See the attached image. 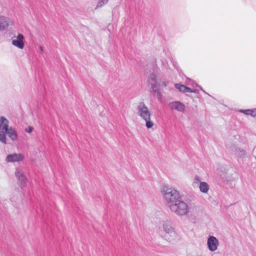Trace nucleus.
<instances>
[{
	"label": "nucleus",
	"mask_w": 256,
	"mask_h": 256,
	"mask_svg": "<svg viewBox=\"0 0 256 256\" xmlns=\"http://www.w3.org/2000/svg\"><path fill=\"white\" fill-rule=\"evenodd\" d=\"M137 113L142 119L146 122V125L148 128L153 126L154 123L150 120L151 112L144 102H140L138 106Z\"/></svg>",
	"instance_id": "obj_1"
},
{
	"label": "nucleus",
	"mask_w": 256,
	"mask_h": 256,
	"mask_svg": "<svg viewBox=\"0 0 256 256\" xmlns=\"http://www.w3.org/2000/svg\"><path fill=\"white\" fill-rule=\"evenodd\" d=\"M164 198L168 204V207L175 202L182 199L179 192L171 188L164 186L162 190Z\"/></svg>",
	"instance_id": "obj_2"
},
{
	"label": "nucleus",
	"mask_w": 256,
	"mask_h": 256,
	"mask_svg": "<svg viewBox=\"0 0 256 256\" xmlns=\"http://www.w3.org/2000/svg\"><path fill=\"white\" fill-rule=\"evenodd\" d=\"M169 208L172 212L178 216H186L188 212V206L186 202L182 200V198L170 204Z\"/></svg>",
	"instance_id": "obj_3"
},
{
	"label": "nucleus",
	"mask_w": 256,
	"mask_h": 256,
	"mask_svg": "<svg viewBox=\"0 0 256 256\" xmlns=\"http://www.w3.org/2000/svg\"><path fill=\"white\" fill-rule=\"evenodd\" d=\"M8 121L4 116L0 117V141L4 144H6V134L8 131Z\"/></svg>",
	"instance_id": "obj_4"
},
{
	"label": "nucleus",
	"mask_w": 256,
	"mask_h": 256,
	"mask_svg": "<svg viewBox=\"0 0 256 256\" xmlns=\"http://www.w3.org/2000/svg\"><path fill=\"white\" fill-rule=\"evenodd\" d=\"M163 228L165 232L164 235V238L167 240H170V237H173L175 236L176 233L174 228L172 226V224L168 221H166L163 224Z\"/></svg>",
	"instance_id": "obj_5"
},
{
	"label": "nucleus",
	"mask_w": 256,
	"mask_h": 256,
	"mask_svg": "<svg viewBox=\"0 0 256 256\" xmlns=\"http://www.w3.org/2000/svg\"><path fill=\"white\" fill-rule=\"evenodd\" d=\"M148 84L151 88L160 86V79L155 73H152L148 78Z\"/></svg>",
	"instance_id": "obj_6"
},
{
	"label": "nucleus",
	"mask_w": 256,
	"mask_h": 256,
	"mask_svg": "<svg viewBox=\"0 0 256 256\" xmlns=\"http://www.w3.org/2000/svg\"><path fill=\"white\" fill-rule=\"evenodd\" d=\"M15 174L18 178V184L22 188L26 186L28 180L20 168H17L16 170Z\"/></svg>",
	"instance_id": "obj_7"
},
{
	"label": "nucleus",
	"mask_w": 256,
	"mask_h": 256,
	"mask_svg": "<svg viewBox=\"0 0 256 256\" xmlns=\"http://www.w3.org/2000/svg\"><path fill=\"white\" fill-rule=\"evenodd\" d=\"M207 244L208 250L211 252H214L217 250L219 242L216 237L210 236L208 239Z\"/></svg>",
	"instance_id": "obj_8"
},
{
	"label": "nucleus",
	"mask_w": 256,
	"mask_h": 256,
	"mask_svg": "<svg viewBox=\"0 0 256 256\" xmlns=\"http://www.w3.org/2000/svg\"><path fill=\"white\" fill-rule=\"evenodd\" d=\"M168 106L171 110H176L182 112H184L185 110V105L180 101L170 102Z\"/></svg>",
	"instance_id": "obj_9"
},
{
	"label": "nucleus",
	"mask_w": 256,
	"mask_h": 256,
	"mask_svg": "<svg viewBox=\"0 0 256 256\" xmlns=\"http://www.w3.org/2000/svg\"><path fill=\"white\" fill-rule=\"evenodd\" d=\"M24 158V156L22 154H13L8 155L6 160L8 162H19L22 161Z\"/></svg>",
	"instance_id": "obj_10"
},
{
	"label": "nucleus",
	"mask_w": 256,
	"mask_h": 256,
	"mask_svg": "<svg viewBox=\"0 0 256 256\" xmlns=\"http://www.w3.org/2000/svg\"><path fill=\"white\" fill-rule=\"evenodd\" d=\"M24 36L22 34H18L16 39L12 40V44L20 49H22L24 47Z\"/></svg>",
	"instance_id": "obj_11"
},
{
	"label": "nucleus",
	"mask_w": 256,
	"mask_h": 256,
	"mask_svg": "<svg viewBox=\"0 0 256 256\" xmlns=\"http://www.w3.org/2000/svg\"><path fill=\"white\" fill-rule=\"evenodd\" d=\"M8 26V22L6 18L0 16V30H4Z\"/></svg>",
	"instance_id": "obj_12"
},
{
	"label": "nucleus",
	"mask_w": 256,
	"mask_h": 256,
	"mask_svg": "<svg viewBox=\"0 0 256 256\" xmlns=\"http://www.w3.org/2000/svg\"><path fill=\"white\" fill-rule=\"evenodd\" d=\"M6 134H8L9 138L12 140H15L17 139V134L16 130L11 127L8 128V131L6 132Z\"/></svg>",
	"instance_id": "obj_13"
},
{
	"label": "nucleus",
	"mask_w": 256,
	"mask_h": 256,
	"mask_svg": "<svg viewBox=\"0 0 256 256\" xmlns=\"http://www.w3.org/2000/svg\"><path fill=\"white\" fill-rule=\"evenodd\" d=\"M175 88L179 90L180 92L185 93V92H189V91L190 90V88L186 86L184 84H174Z\"/></svg>",
	"instance_id": "obj_14"
},
{
	"label": "nucleus",
	"mask_w": 256,
	"mask_h": 256,
	"mask_svg": "<svg viewBox=\"0 0 256 256\" xmlns=\"http://www.w3.org/2000/svg\"><path fill=\"white\" fill-rule=\"evenodd\" d=\"M199 188L200 191L203 193H207L209 190V185L206 182H200Z\"/></svg>",
	"instance_id": "obj_15"
},
{
	"label": "nucleus",
	"mask_w": 256,
	"mask_h": 256,
	"mask_svg": "<svg viewBox=\"0 0 256 256\" xmlns=\"http://www.w3.org/2000/svg\"><path fill=\"white\" fill-rule=\"evenodd\" d=\"M159 88L160 87H156L152 89V92L155 94L158 100L162 102V95Z\"/></svg>",
	"instance_id": "obj_16"
},
{
	"label": "nucleus",
	"mask_w": 256,
	"mask_h": 256,
	"mask_svg": "<svg viewBox=\"0 0 256 256\" xmlns=\"http://www.w3.org/2000/svg\"><path fill=\"white\" fill-rule=\"evenodd\" d=\"M186 84L189 86H192L194 88L195 87L200 88V90H202L205 94H206V92L204 90H203V89L200 86H198L197 84L194 82L193 80H192L190 78L187 79Z\"/></svg>",
	"instance_id": "obj_17"
},
{
	"label": "nucleus",
	"mask_w": 256,
	"mask_h": 256,
	"mask_svg": "<svg viewBox=\"0 0 256 256\" xmlns=\"http://www.w3.org/2000/svg\"><path fill=\"white\" fill-rule=\"evenodd\" d=\"M108 0H98L96 8H100L105 5L108 3Z\"/></svg>",
	"instance_id": "obj_18"
},
{
	"label": "nucleus",
	"mask_w": 256,
	"mask_h": 256,
	"mask_svg": "<svg viewBox=\"0 0 256 256\" xmlns=\"http://www.w3.org/2000/svg\"><path fill=\"white\" fill-rule=\"evenodd\" d=\"M240 112L242 113H244L246 115H250V112H252V110H240Z\"/></svg>",
	"instance_id": "obj_19"
},
{
	"label": "nucleus",
	"mask_w": 256,
	"mask_h": 256,
	"mask_svg": "<svg viewBox=\"0 0 256 256\" xmlns=\"http://www.w3.org/2000/svg\"><path fill=\"white\" fill-rule=\"evenodd\" d=\"M33 130L34 128L32 126H29L28 128L25 129V132L28 133H30Z\"/></svg>",
	"instance_id": "obj_20"
},
{
	"label": "nucleus",
	"mask_w": 256,
	"mask_h": 256,
	"mask_svg": "<svg viewBox=\"0 0 256 256\" xmlns=\"http://www.w3.org/2000/svg\"><path fill=\"white\" fill-rule=\"evenodd\" d=\"M250 116L252 117H256V108L254 110H252V112H250Z\"/></svg>",
	"instance_id": "obj_21"
},
{
	"label": "nucleus",
	"mask_w": 256,
	"mask_h": 256,
	"mask_svg": "<svg viewBox=\"0 0 256 256\" xmlns=\"http://www.w3.org/2000/svg\"><path fill=\"white\" fill-rule=\"evenodd\" d=\"M189 92H193L196 94H198L199 92V90L196 88H190V90L189 91Z\"/></svg>",
	"instance_id": "obj_22"
},
{
	"label": "nucleus",
	"mask_w": 256,
	"mask_h": 256,
	"mask_svg": "<svg viewBox=\"0 0 256 256\" xmlns=\"http://www.w3.org/2000/svg\"><path fill=\"white\" fill-rule=\"evenodd\" d=\"M168 83V82L162 81V82H160V86H163L166 87L167 86Z\"/></svg>",
	"instance_id": "obj_23"
},
{
	"label": "nucleus",
	"mask_w": 256,
	"mask_h": 256,
	"mask_svg": "<svg viewBox=\"0 0 256 256\" xmlns=\"http://www.w3.org/2000/svg\"><path fill=\"white\" fill-rule=\"evenodd\" d=\"M194 179H195V180H196V182H198V181L199 182V181H200V178H199V177H198V176H196L195 177V178H194Z\"/></svg>",
	"instance_id": "obj_24"
},
{
	"label": "nucleus",
	"mask_w": 256,
	"mask_h": 256,
	"mask_svg": "<svg viewBox=\"0 0 256 256\" xmlns=\"http://www.w3.org/2000/svg\"><path fill=\"white\" fill-rule=\"evenodd\" d=\"M39 48L42 52L44 51L43 47L42 46H40Z\"/></svg>",
	"instance_id": "obj_25"
}]
</instances>
